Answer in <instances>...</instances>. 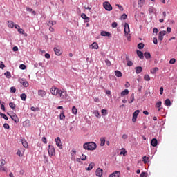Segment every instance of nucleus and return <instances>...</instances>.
<instances>
[{
	"label": "nucleus",
	"instance_id": "72a5a7b5",
	"mask_svg": "<svg viewBox=\"0 0 177 177\" xmlns=\"http://www.w3.org/2000/svg\"><path fill=\"white\" fill-rule=\"evenodd\" d=\"M100 146H104L106 145V138H100Z\"/></svg>",
	"mask_w": 177,
	"mask_h": 177
},
{
	"label": "nucleus",
	"instance_id": "de8ad7c7",
	"mask_svg": "<svg viewBox=\"0 0 177 177\" xmlns=\"http://www.w3.org/2000/svg\"><path fill=\"white\" fill-rule=\"evenodd\" d=\"M22 85H23V86H24L25 88H28V82H27V81L23 82H22Z\"/></svg>",
	"mask_w": 177,
	"mask_h": 177
},
{
	"label": "nucleus",
	"instance_id": "9d476101",
	"mask_svg": "<svg viewBox=\"0 0 177 177\" xmlns=\"http://www.w3.org/2000/svg\"><path fill=\"white\" fill-rule=\"evenodd\" d=\"M165 34H167V31L165 30L160 31L159 32V35H158L159 41H162V39H164V35H165Z\"/></svg>",
	"mask_w": 177,
	"mask_h": 177
},
{
	"label": "nucleus",
	"instance_id": "9b49d317",
	"mask_svg": "<svg viewBox=\"0 0 177 177\" xmlns=\"http://www.w3.org/2000/svg\"><path fill=\"white\" fill-rule=\"evenodd\" d=\"M11 120H12V121H14L16 124H17V122H19V118L17 117V115H16V113H12L10 115Z\"/></svg>",
	"mask_w": 177,
	"mask_h": 177
},
{
	"label": "nucleus",
	"instance_id": "c85d7f7f",
	"mask_svg": "<svg viewBox=\"0 0 177 177\" xmlns=\"http://www.w3.org/2000/svg\"><path fill=\"white\" fill-rule=\"evenodd\" d=\"M135 101V94L132 93L130 96V100L129 101V103H133Z\"/></svg>",
	"mask_w": 177,
	"mask_h": 177
},
{
	"label": "nucleus",
	"instance_id": "393cba45",
	"mask_svg": "<svg viewBox=\"0 0 177 177\" xmlns=\"http://www.w3.org/2000/svg\"><path fill=\"white\" fill-rule=\"evenodd\" d=\"M91 48H92V49H98V48H99V45H97V43L93 42V43L91 44Z\"/></svg>",
	"mask_w": 177,
	"mask_h": 177
},
{
	"label": "nucleus",
	"instance_id": "423d86ee",
	"mask_svg": "<svg viewBox=\"0 0 177 177\" xmlns=\"http://www.w3.org/2000/svg\"><path fill=\"white\" fill-rule=\"evenodd\" d=\"M139 113H140V110H136L133 113V118L132 121L133 122H136V120L138 118V115H139Z\"/></svg>",
	"mask_w": 177,
	"mask_h": 177
},
{
	"label": "nucleus",
	"instance_id": "c756f323",
	"mask_svg": "<svg viewBox=\"0 0 177 177\" xmlns=\"http://www.w3.org/2000/svg\"><path fill=\"white\" fill-rule=\"evenodd\" d=\"M26 10H27V12H31L32 13V15H34V16H35L36 12H35V11H34V10H32V8H31L30 7H26Z\"/></svg>",
	"mask_w": 177,
	"mask_h": 177
},
{
	"label": "nucleus",
	"instance_id": "f8f14e48",
	"mask_svg": "<svg viewBox=\"0 0 177 177\" xmlns=\"http://www.w3.org/2000/svg\"><path fill=\"white\" fill-rule=\"evenodd\" d=\"M55 142H56V145L58 147H59V149H62V146L63 145H62V140H60L59 137H57L55 139Z\"/></svg>",
	"mask_w": 177,
	"mask_h": 177
},
{
	"label": "nucleus",
	"instance_id": "4c0bfd02",
	"mask_svg": "<svg viewBox=\"0 0 177 177\" xmlns=\"http://www.w3.org/2000/svg\"><path fill=\"white\" fill-rule=\"evenodd\" d=\"M155 10H156V8H154V7H149V14L154 13Z\"/></svg>",
	"mask_w": 177,
	"mask_h": 177
},
{
	"label": "nucleus",
	"instance_id": "774afa93",
	"mask_svg": "<svg viewBox=\"0 0 177 177\" xmlns=\"http://www.w3.org/2000/svg\"><path fill=\"white\" fill-rule=\"evenodd\" d=\"M45 57H46V59H50V54L46 53L45 54Z\"/></svg>",
	"mask_w": 177,
	"mask_h": 177
},
{
	"label": "nucleus",
	"instance_id": "680f3d73",
	"mask_svg": "<svg viewBox=\"0 0 177 177\" xmlns=\"http://www.w3.org/2000/svg\"><path fill=\"white\" fill-rule=\"evenodd\" d=\"M117 26H118V24H117V22H113V23H112V27H113V28H116Z\"/></svg>",
	"mask_w": 177,
	"mask_h": 177
},
{
	"label": "nucleus",
	"instance_id": "3c124183",
	"mask_svg": "<svg viewBox=\"0 0 177 177\" xmlns=\"http://www.w3.org/2000/svg\"><path fill=\"white\" fill-rule=\"evenodd\" d=\"M176 62V59H175V58H172V59H170L169 64H175Z\"/></svg>",
	"mask_w": 177,
	"mask_h": 177
},
{
	"label": "nucleus",
	"instance_id": "473e14b6",
	"mask_svg": "<svg viewBox=\"0 0 177 177\" xmlns=\"http://www.w3.org/2000/svg\"><path fill=\"white\" fill-rule=\"evenodd\" d=\"M20 97L21 100H23L24 102H26V100L27 99V95H26V93H22L21 94Z\"/></svg>",
	"mask_w": 177,
	"mask_h": 177
},
{
	"label": "nucleus",
	"instance_id": "5fc2aeb1",
	"mask_svg": "<svg viewBox=\"0 0 177 177\" xmlns=\"http://www.w3.org/2000/svg\"><path fill=\"white\" fill-rule=\"evenodd\" d=\"M10 91L11 93H15L16 92V88L15 87H11L10 88Z\"/></svg>",
	"mask_w": 177,
	"mask_h": 177
},
{
	"label": "nucleus",
	"instance_id": "e2e57ef3",
	"mask_svg": "<svg viewBox=\"0 0 177 177\" xmlns=\"http://www.w3.org/2000/svg\"><path fill=\"white\" fill-rule=\"evenodd\" d=\"M153 42L155 45H157L158 44V41L157 40V38L156 37H154L153 39Z\"/></svg>",
	"mask_w": 177,
	"mask_h": 177
},
{
	"label": "nucleus",
	"instance_id": "a878e982",
	"mask_svg": "<svg viewBox=\"0 0 177 177\" xmlns=\"http://www.w3.org/2000/svg\"><path fill=\"white\" fill-rule=\"evenodd\" d=\"M55 24H56V21H48L47 22V25L49 26V27H52V26H55Z\"/></svg>",
	"mask_w": 177,
	"mask_h": 177
},
{
	"label": "nucleus",
	"instance_id": "8fccbe9b",
	"mask_svg": "<svg viewBox=\"0 0 177 177\" xmlns=\"http://www.w3.org/2000/svg\"><path fill=\"white\" fill-rule=\"evenodd\" d=\"M161 104H162V102H161V101H159L158 102H157L156 104V108H160V107H161Z\"/></svg>",
	"mask_w": 177,
	"mask_h": 177
},
{
	"label": "nucleus",
	"instance_id": "cd10ccee",
	"mask_svg": "<svg viewBox=\"0 0 177 177\" xmlns=\"http://www.w3.org/2000/svg\"><path fill=\"white\" fill-rule=\"evenodd\" d=\"M149 160H150V158L145 156L142 157V161L144 162V164H147V161H149Z\"/></svg>",
	"mask_w": 177,
	"mask_h": 177
},
{
	"label": "nucleus",
	"instance_id": "37998d69",
	"mask_svg": "<svg viewBox=\"0 0 177 177\" xmlns=\"http://www.w3.org/2000/svg\"><path fill=\"white\" fill-rule=\"evenodd\" d=\"M30 110L32 111H39V108H38V107H34V106H32L31 108H30Z\"/></svg>",
	"mask_w": 177,
	"mask_h": 177
},
{
	"label": "nucleus",
	"instance_id": "a211bd4d",
	"mask_svg": "<svg viewBox=\"0 0 177 177\" xmlns=\"http://www.w3.org/2000/svg\"><path fill=\"white\" fill-rule=\"evenodd\" d=\"M129 91L128 89H124L123 91L121 92L120 96L122 97L124 96H127V95H129Z\"/></svg>",
	"mask_w": 177,
	"mask_h": 177
},
{
	"label": "nucleus",
	"instance_id": "20e7f679",
	"mask_svg": "<svg viewBox=\"0 0 177 177\" xmlns=\"http://www.w3.org/2000/svg\"><path fill=\"white\" fill-rule=\"evenodd\" d=\"M5 164H6L5 160H0V171H2V172L6 171Z\"/></svg>",
	"mask_w": 177,
	"mask_h": 177
},
{
	"label": "nucleus",
	"instance_id": "412c9836",
	"mask_svg": "<svg viewBox=\"0 0 177 177\" xmlns=\"http://www.w3.org/2000/svg\"><path fill=\"white\" fill-rule=\"evenodd\" d=\"M55 53L57 56H60L62 55V51H60V49H58L57 48H54Z\"/></svg>",
	"mask_w": 177,
	"mask_h": 177
},
{
	"label": "nucleus",
	"instance_id": "7c9ffc66",
	"mask_svg": "<svg viewBox=\"0 0 177 177\" xmlns=\"http://www.w3.org/2000/svg\"><path fill=\"white\" fill-rule=\"evenodd\" d=\"M139 8H142L145 4V0H138V1Z\"/></svg>",
	"mask_w": 177,
	"mask_h": 177
},
{
	"label": "nucleus",
	"instance_id": "4d7b16f0",
	"mask_svg": "<svg viewBox=\"0 0 177 177\" xmlns=\"http://www.w3.org/2000/svg\"><path fill=\"white\" fill-rule=\"evenodd\" d=\"M17 154L19 156V157H23V153H21V151H20V150L17 151Z\"/></svg>",
	"mask_w": 177,
	"mask_h": 177
},
{
	"label": "nucleus",
	"instance_id": "2eb2a0df",
	"mask_svg": "<svg viewBox=\"0 0 177 177\" xmlns=\"http://www.w3.org/2000/svg\"><path fill=\"white\" fill-rule=\"evenodd\" d=\"M81 17L85 20V23H89V18L86 16V14L82 13Z\"/></svg>",
	"mask_w": 177,
	"mask_h": 177
},
{
	"label": "nucleus",
	"instance_id": "ddd939ff",
	"mask_svg": "<svg viewBox=\"0 0 177 177\" xmlns=\"http://www.w3.org/2000/svg\"><path fill=\"white\" fill-rule=\"evenodd\" d=\"M109 177H121V173L118 171H115V172L112 173Z\"/></svg>",
	"mask_w": 177,
	"mask_h": 177
},
{
	"label": "nucleus",
	"instance_id": "c9c22d12",
	"mask_svg": "<svg viewBox=\"0 0 177 177\" xmlns=\"http://www.w3.org/2000/svg\"><path fill=\"white\" fill-rule=\"evenodd\" d=\"M165 106H171V100L166 99L165 101Z\"/></svg>",
	"mask_w": 177,
	"mask_h": 177
},
{
	"label": "nucleus",
	"instance_id": "69168bd1",
	"mask_svg": "<svg viewBox=\"0 0 177 177\" xmlns=\"http://www.w3.org/2000/svg\"><path fill=\"white\" fill-rule=\"evenodd\" d=\"M0 68H2V70L5 68V64H3V62H2L0 63Z\"/></svg>",
	"mask_w": 177,
	"mask_h": 177
},
{
	"label": "nucleus",
	"instance_id": "6e6d98bb",
	"mask_svg": "<svg viewBox=\"0 0 177 177\" xmlns=\"http://www.w3.org/2000/svg\"><path fill=\"white\" fill-rule=\"evenodd\" d=\"M3 128H5V129H9V128H10V127L9 126V124L5 123L3 124Z\"/></svg>",
	"mask_w": 177,
	"mask_h": 177
},
{
	"label": "nucleus",
	"instance_id": "58836bf2",
	"mask_svg": "<svg viewBox=\"0 0 177 177\" xmlns=\"http://www.w3.org/2000/svg\"><path fill=\"white\" fill-rule=\"evenodd\" d=\"M9 106L10 109H12V110H15V109H16V104H15L13 102H10Z\"/></svg>",
	"mask_w": 177,
	"mask_h": 177
},
{
	"label": "nucleus",
	"instance_id": "dca6fc26",
	"mask_svg": "<svg viewBox=\"0 0 177 177\" xmlns=\"http://www.w3.org/2000/svg\"><path fill=\"white\" fill-rule=\"evenodd\" d=\"M158 144V141L157 140V139L153 138L151 140V146H153V147H156V146H157Z\"/></svg>",
	"mask_w": 177,
	"mask_h": 177
},
{
	"label": "nucleus",
	"instance_id": "0e129e2a",
	"mask_svg": "<svg viewBox=\"0 0 177 177\" xmlns=\"http://www.w3.org/2000/svg\"><path fill=\"white\" fill-rule=\"evenodd\" d=\"M94 114H95V117H99L100 115L98 111H95Z\"/></svg>",
	"mask_w": 177,
	"mask_h": 177
},
{
	"label": "nucleus",
	"instance_id": "09e8293b",
	"mask_svg": "<svg viewBox=\"0 0 177 177\" xmlns=\"http://www.w3.org/2000/svg\"><path fill=\"white\" fill-rule=\"evenodd\" d=\"M4 75H6V77H7L8 78H10V77H11L10 72H9V71L6 72L4 73Z\"/></svg>",
	"mask_w": 177,
	"mask_h": 177
},
{
	"label": "nucleus",
	"instance_id": "f704fd0d",
	"mask_svg": "<svg viewBox=\"0 0 177 177\" xmlns=\"http://www.w3.org/2000/svg\"><path fill=\"white\" fill-rule=\"evenodd\" d=\"M77 113H78V110L77 109V107L73 106V108H72V113L75 114V115H76V114H77Z\"/></svg>",
	"mask_w": 177,
	"mask_h": 177
},
{
	"label": "nucleus",
	"instance_id": "49530a36",
	"mask_svg": "<svg viewBox=\"0 0 177 177\" xmlns=\"http://www.w3.org/2000/svg\"><path fill=\"white\" fill-rule=\"evenodd\" d=\"M101 113L102 115H107V110L106 109H102Z\"/></svg>",
	"mask_w": 177,
	"mask_h": 177
},
{
	"label": "nucleus",
	"instance_id": "f3484780",
	"mask_svg": "<svg viewBox=\"0 0 177 177\" xmlns=\"http://www.w3.org/2000/svg\"><path fill=\"white\" fill-rule=\"evenodd\" d=\"M137 55L139 57V58L141 59V60H143V59H145V56H144L143 53H142V51L138 50Z\"/></svg>",
	"mask_w": 177,
	"mask_h": 177
},
{
	"label": "nucleus",
	"instance_id": "13d9d810",
	"mask_svg": "<svg viewBox=\"0 0 177 177\" xmlns=\"http://www.w3.org/2000/svg\"><path fill=\"white\" fill-rule=\"evenodd\" d=\"M80 158H81L82 161H85L86 160V156L85 155L82 154Z\"/></svg>",
	"mask_w": 177,
	"mask_h": 177
},
{
	"label": "nucleus",
	"instance_id": "f03ea898",
	"mask_svg": "<svg viewBox=\"0 0 177 177\" xmlns=\"http://www.w3.org/2000/svg\"><path fill=\"white\" fill-rule=\"evenodd\" d=\"M57 95H58L61 99H66V97H67V92L64 90L58 88V90H57Z\"/></svg>",
	"mask_w": 177,
	"mask_h": 177
},
{
	"label": "nucleus",
	"instance_id": "7ed1b4c3",
	"mask_svg": "<svg viewBox=\"0 0 177 177\" xmlns=\"http://www.w3.org/2000/svg\"><path fill=\"white\" fill-rule=\"evenodd\" d=\"M103 6L105 9V10H107L108 12H111V10H113V6L109 3V1H105L103 3Z\"/></svg>",
	"mask_w": 177,
	"mask_h": 177
},
{
	"label": "nucleus",
	"instance_id": "79ce46f5",
	"mask_svg": "<svg viewBox=\"0 0 177 177\" xmlns=\"http://www.w3.org/2000/svg\"><path fill=\"white\" fill-rule=\"evenodd\" d=\"M59 118L60 120H64V118H66V115H64V112L60 113Z\"/></svg>",
	"mask_w": 177,
	"mask_h": 177
},
{
	"label": "nucleus",
	"instance_id": "6e6552de",
	"mask_svg": "<svg viewBox=\"0 0 177 177\" xmlns=\"http://www.w3.org/2000/svg\"><path fill=\"white\" fill-rule=\"evenodd\" d=\"M37 95L40 96V97H45V96H46V91H45V90H38Z\"/></svg>",
	"mask_w": 177,
	"mask_h": 177
},
{
	"label": "nucleus",
	"instance_id": "aec40b11",
	"mask_svg": "<svg viewBox=\"0 0 177 177\" xmlns=\"http://www.w3.org/2000/svg\"><path fill=\"white\" fill-rule=\"evenodd\" d=\"M135 68H136V73L137 74H140V72L143 71V68H142V66H137Z\"/></svg>",
	"mask_w": 177,
	"mask_h": 177
},
{
	"label": "nucleus",
	"instance_id": "b1692460",
	"mask_svg": "<svg viewBox=\"0 0 177 177\" xmlns=\"http://www.w3.org/2000/svg\"><path fill=\"white\" fill-rule=\"evenodd\" d=\"M95 167V163L91 162L89 164L88 167L86 168V171H91V169Z\"/></svg>",
	"mask_w": 177,
	"mask_h": 177
},
{
	"label": "nucleus",
	"instance_id": "603ef678",
	"mask_svg": "<svg viewBox=\"0 0 177 177\" xmlns=\"http://www.w3.org/2000/svg\"><path fill=\"white\" fill-rule=\"evenodd\" d=\"M0 115L1 117H2V118H4V120H8V116H6L5 113H1Z\"/></svg>",
	"mask_w": 177,
	"mask_h": 177
},
{
	"label": "nucleus",
	"instance_id": "a19ab883",
	"mask_svg": "<svg viewBox=\"0 0 177 177\" xmlns=\"http://www.w3.org/2000/svg\"><path fill=\"white\" fill-rule=\"evenodd\" d=\"M138 49H143L145 48V44L143 43H140L138 44Z\"/></svg>",
	"mask_w": 177,
	"mask_h": 177
},
{
	"label": "nucleus",
	"instance_id": "a18cd8bd",
	"mask_svg": "<svg viewBox=\"0 0 177 177\" xmlns=\"http://www.w3.org/2000/svg\"><path fill=\"white\" fill-rule=\"evenodd\" d=\"M105 63L108 67H110L111 66V62H110V60L109 59H106Z\"/></svg>",
	"mask_w": 177,
	"mask_h": 177
},
{
	"label": "nucleus",
	"instance_id": "6ab92c4d",
	"mask_svg": "<svg viewBox=\"0 0 177 177\" xmlns=\"http://www.w3.org/2000/svg\"><path fill=\"white\" fill-rule=\"evenodd\" d=\"M102 37H111V33L106 31L101 32Z\"/></svg>",
	"mask_w": 177,
	"mask_h": 177
},
{
	"label": "nucleus",
	"instance_id": "0eeeda50",
	"mask_svg": "<svg viewBox=\"0 0 177 177\" xmlns=\"http://www.w3.org/2000/svg\"><path fill=\"white\" fill-rule=\"evenodd\" d=\"M58 90H59V88H57L56 86H53L50 88L51 95H53V96H57V91Z\"/></svg>",
	"mask_w": 177,
	"mask_h": 177
},
{
	"label": "nucleus",
	"instance_id": "864d4df0",
	"mask_svg": "<svg viewBox=\"0 0 177 177\" xmlns=\"http://www.w3.org/2000/svg\"><path fill=\"white\" fill-rule=\"evenodd\" d=\"M140 177H147V173L142 172L140 175Z\"/></svg>",
	"mask_w": 177,
	"mask_h": 177
},
{
	"label": "nucleus",
	"instance_id": "052dcab7",
	"mask_svg": "<svg viewBox=\"0 0 177 177\" xmlns=\"http://www.w3.org/2000/svg\"><path fill=\"white\" fill-rule=\"evenodd\" d=\"M19 68H20L21 70H26V65H24V64H21V65L19 66Z\"/></svg>",
	"mask_w": 177,
	"mask_h": 177
},
{
	"label": "nucleus",
	"instance_id": "4468645a",
	"mask_svg": "<svg viewBox=\"0 0 177 177\" xmlns=\"http://www.w3.org/2000/svg\"><path fill=\"white\" fill-rule=\"evenodd\" d=\"M124 34L125 35H128L129 34V25L127 23L124 24Z\"/></svg>",
	"mask_w": 177,
	"mask_h": 177
},
{
	"label": "nucleus",
	"instance_id": "338daca9",
	"mask_svg": "<svg viewBox=\"0 0 177 177\" xmlns=\"http://www.w3.org/2000/svg\"><path fill=\"white\" fill-rule=\"evenodd\" d=\"M122 139H124V140L128 139V135H127V134H123V135L122 136Z\"/></svg>",
	"mask_w": 177,
	"mask_h": 177
},
{
	"label": "nucleus",
	"instance_id": "e433bc0d",
	"mask_svg": "<svg viewBox=\"0 0 177 177\" xmlns=\"http://www.w3.org/2000/svg\"><path fill=\"white\" fill-rule=\"evenodd\" d=\"M158 71V68L155 67L153 69L151 70V74H156Z\"/></svg>",
	"mask_w": 177,
	"mask_h": 177
},
{
	"label": "nucleus",
	"instance_id": "39448f33",
	"mask_svg": "<svg viewBox=\"0 0 177 177\" xmlns=\"http://www.w3.org/2000/svg\"><path fill=\"white\" fill-rule=\"evenodd\" d=\"M48 151L50 157H52L55 154V147L53 145H49L48 147Z\"/></svg>",
	"mask_w": 177,
	"mask_h": 177
},
{
	"label": "nucleus",
	"instance_id": "5701e85b",
	"mask_svg": "<svg viewBox=\"0 0 177 177\" xmlns=\"http://www.w3.org/2000/svg\"><path fill=\"white\" fill-rule=\"evenodd\" d=\"M21 143H22L24 147H25V149H27L28 147V142H27V141L25 140L24 139H22Z\"/></svg>",
	"mask_w": 177,
	"mask_h": 177
},
{
	"label": "nucleus",
	"instance_id": "ea45409f",
	"mask_svg": "<svg viewBox=\"0 0 177 177\" xmlns=\"http://www.w3.org/2000/svg\"><path fill=\"white\" fill-rule=\"evenodd\" d=\"M18 32L19 34H22L23 35H24V34H26V31H24V29H22V28H19Z\"/></svg>",
	"mask_w": 177,
	"mask_h": 177
},
{
	"label": "nucleus",
	"instance_id": "f257e3e1",
	"mask_svg": "<svg viewBox=\"0 0 177 177\" xmlns=\"http://www.w3.org/2000/svg\"><path fill=\"white\" fill-rule=\"evenodd\" d=\"M96 147H97V146L96 145V143L93 142H86L83 145L84 150H96Z\"/></svg>",
	"mask_w": 177,
	"mask_h": 177
},
{
	"label": "nucleus",
	"instance_id": "bb28decb",
	"mask_svg": "<svg viewBox=\"0 0 177 177\" xmlns=\"http://www.w3.org/2000/svg\"><path fill=\"white\" fill-rule=\"evenodd\" d=\"M144 56H145V59H150L151 57V55L150 54L149 52H145L144 53Z\"/></svg>",
	"mask_w": 177,
	"mask_h": 177
},
{
	"label": "nucleus",
	"instance_id": "4be33fe9",
	"mask_svg": "<svg viewBox=\"0 0 177 177\" xmlns=\"http://www.w3.org/2000/svg\"><path fill=\"white\" fill-rule=\"evenodd\" d=\"M115 75L118 77V78H121L122 77V73L120 71H115Z\"/></svg>",
	"mask_w": 177,
	"mask_h": 177
},
{
	"label": "nucleus",
	"instance_id": "bf43d9fd",
	"mask_svg": "<svg viewBox=\"0 0 177 177\" xmlns=\"http://www.w3.org/2000/svg\"><path fill=\"white\" fill-rule=\"evenodd\" d=\"M127 66H129V67H131V66H133V63L132 62V61H128Z\"/></svg>",
	"mask_w": 177,
	"mask_h": 177
},
{
	"label": "nucleus",
	"instance_id": "1a4fd4ad",
	"mask_svg": "<svg viewBox=\"0 0 177 177\" xmlns=\"http://www.w3.org/2000/svg\"><path fill=\"white\" fill-rule=\"evenodd\" d=\"M95 175L96 176H98V177L103 176V169L100 168H97L95 171Z\"/></svg>",
	"mask_w": 177,
	"mask_h": 177
},
{
	"label": "nucleus",
	"instance_id": "c03bdc74",
	"mask_svg": "<svg viewBox=\"0 0 177 177\" xmlns=\"http://www.w3.org/2000/svg\"><path fill=\"white\" fill-rule=\"evenodd\" d=\"M144 80H145V81H150V75H145V76H144Z\"/></svg>",
	"mask_w": 177,
	"mask_h": 177
},
{
	"label": "nucleus",
	"instance_id": "2f4dec72",
	"mask_svg": "<svg viewBox=\"0 0 177 177\" xmlns=\"http://www.w3.org/2000/svg\"><path fill=\"white\" fill-rule=\"evenodd\" d=\"M8 27H10V28H13L15 27V22L12 21H8Z\"/></svg>",
	"mask_w": 177,
	"mask_h": 177
}]
</instances>
